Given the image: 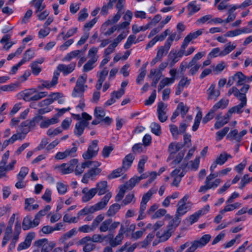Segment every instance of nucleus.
Listing matches in <instances>:
<instances>
[{
  "label": "nucleus",
  "instance_id": "31",
  "mask_svg": "<svg viewBox=\"0 0 252 252\" xmlns=\"http://www.w3.org/2000/svg\"><path fill=\"white\" fill-rule=\"evenodd\" d=\"M12 233V226L7 225L4 232L2 241L1 243L2 247H4L7 244L11 237Z\"/></svg>",
  "mask_w": 252,
  "mask_h": 252
},
{
  "label": "nucleus",
  "instance_id": "15",
  "mask_svg": "<svg viewBox=\"0 0 252 252\" xmlns=\"http://www.w3.org/2000/svg\"><path fill=\"white\" fill-rule=\"evenodd\" d=\"M173 41V34H171L165 42L164 45L163 46H161L158 51L157 55L158 56V57H160V58L161 59L163 55L164 54L166 55L167 53L172 44Z\"/></svg>",
  "mask_w": 252,
  "mask_h": 252
},
{
  "label": "nucleus",
  "instance_id": "21",
  "mask_svg": "<svg viewBox=\"0 0 252 252\" xmlns=\"http://www.w3.org/2000/svg\"><path fill=\"white\" fill-rule=\"evenodd\" d=\"M149 174L147 173H142L140 176H134L131 178L126 183L127 188H133L136 184L138 183L141 180L146 179L149 176Z\"/></svg>",
  "mask_w": 252,
  "mask_h": 252
},
{
  "label": "nucleus",
  "instance_id": "56",
  "mask_svg": "<svg viewBox=\"0 0 252 252\" xmlns=\"http://www.w3.org/2000/svg\"><path fill=\"white\" fill-rule=\"evenodd\" d=\"M56 243L54 241L46 242L41 248V252H49L56 246Z\"/></svg>",
  "mask_w": 252,
  "mask_h": 252
},
{
  "label": "nucleus",
  "instance_id": "6",
  "mask_svg": "<svg viewBox=\"0 0 252 252\" xmlns=\"http://www.w3.org/2000/svg\"><path fill=\"white\" fill-rule=\"evenodd\" d=\"M78 159L74 158L71 159L68 163H63L56 165L55 169L58 170L62 174H67L74 171L75 166L78 163Z\"/></svg>",
  "mask_w": 252,
  "mask_h": 252
},
{
  "label": "nucleus",
  "instance_id": "18",
  "mask_svg": "<svg viewBox=\"0 0 252 252\" xmlns=\"http://www.w3.org/2000/svg\"><path fill=\"white\" fill-rule=\"evenodd\" d=\"M83 195L82 200L83 202H87L92 199L97 193L95 188H92L90 189L88 188H85L82 189Z\"/></svg>",
  "mask_w": 252,
  "mask_h": 252
},
{
  "label": "nucleus",
  "instance_id": "39",
  "mask_svg": "<svg viewBox=\"0 0 252 252\" xmlns=\"http://www.w3.org/2000/svg\"><path fill=\"white\" fill-rule=\"evenodd\" d=\"M236 47V45L231 44V42H229L224 46L223 50L220 53V56L222 57L228 55L235 49Z\"/></svg>",
  "mask_w": 252,
  "mask_h": 252
},
{
  "label": "nucleus",
  "instance_id": "27",
  "mask_svg": "<svg viewBox=\"0 0 252 252\" xmlns=\"http://www.w3.org/2000/svg\"><path fill=\"white\" fill-rule=\"evenodd\" d=\"M190 79H188L187 77H183L179 82L176 91V94L179 95L183 91L184 88L189 85L190 83Z\"/></svg>",
  "mask_w": 252,
  "mask_h": 252
},
{
  "label": "nucleus",
  "instance_id": "8",
  "mask_svg": "<svg viewBox=\"0 0 252 252\" xmlns=\"http://www.w3.org/2000/svg\"><path fill=\"white\" fill-rule=\"evenodd\" d=\"M119 221H113L112 219H106L103 221L99 227L100 232H105L107 231L113 232L120 225Z\"/></svg>",
  "mask_w": 252,
  "mask_h": 252
},
{
  "label": "nucleus",
  "instance_id": "43",
  "mask_svg": "<svg viewBox=\"0 0 252 252\" xmlns=\"http://www.w3.org/2000/svg\"><path fill=\"white\" fill-rule=\"evenodd\" d=\"M81 53V51L80 50H76L71 51L67 53L65 57L63 59V61L69 62L72 59L76 58Z\"/></svg>",
  "mask_w": 252,
  "mask_h": 252
},
{
  "label": "nucleus",
  "instance_id": "17",
  "mask_svg": "<svg viewBox=\"0 0 252 252\" xmlns=\"http://www.w3.org/2000/svg\"><path fill=\"white\" fill-rule=\"evenodd\" d=\"M210 234H205L199 239L192 241V244L196 249L201 248L206 246L211 240Z\"/></svg>",
  "mask_w": 252,
  "mask_h": 252
},
{
  "label": "nucleus",
  "instance_id": "63",
  "mask_svg": "<svg viewBox=\"0 0 252 252\" xmlns=\"http://www.w3.org/2000/svg\"><path fill=\"white\" fill-rule=\"evenodd\" d=\"M44 0H37L34 4V7L36 8L35 14H37L42 11L46 7V5L43 3Z\"/></svg>",
  "mask_w": 252,
  "mask_h": 252
},
{
  "label": "nucleus",
  "instance_id": "33",
  "mask_svg": "<svg viewBox=\"0 0 252 252\" xmlns=\"http://www.w3.org/2000/svg\"><path fill=\"white\" fill-rule=\"evenodd\" d=\"M232 77L235 82H236V85L237 86L242 85L246 81V76L241 72H237Z\"/></svg>",
  "mask_w": 252,
  "mask_h": 252
},
{
  "label": "nucleus",
  "instance_id": "44",
  "mask_svg": "<svg viewBox=\"0 0 252 252\" xmlns=\"http://www.w3.org/2000/svg\"><path fill=\"white\" fill-rule=\"evenodd\" d=\"M202 30H198L195 32L189 33L184 39L186 42L189 44L192 39L197 38L202 33Z\"/></svg>",
  "mask_w": 252,
  "mask_h": 252
},
{
  "label": "nucleus",
  "instance_id": "2",
  "mask_svg": "<svg viewBox=\"0 0 252 252\" xmlns=\"http://www.w3.org/2000/svg\"><path fill=\"white\" fill-rule=\"evenodd\" d=\"M127 232L128 230L125 229V225L122 224L118 231V233L115 238H114L113 234H108V239L109 240V243L111 247L115 248L117 246L121 245L124 238V234Z\"/></svg>",
  "mask_w": 252,
  "mask_h": 252
},
{
  "label": "nucleus",
  "instance_id": "64",
  "mask_svg": "<svg viewBox=\"0 0 252 252\" xmlns=\"http://www.w3.org/2000/svg\"><path fill=\"white\" fill-rule=\"evenodd\" d=\"M92 224L91 225H84L78 228V231L83 233H89L94 231L95 229Z\"/></svg>",
  "mask_w": 252,
  "mask_h": 252
},
{
  "label": "nucleus",
  "instance_id": "37",
  "mask_svg": "<svg viewBox=\"0 0 252 252\" xmlns=\"http://www.w3.org/2000/svg\"><path fill=\"white\" fill-rule=\"evenodd\" d=\"M21 232V223L19 221H17L14 227V233L13 237L11 240L12 242L17 243L19 239V235Z\"/></svg>",
  "mask_w": 252,
  "mask_h": 252
},
{
  "label": "nucleus",
  "instance_id": "57",
  "mask_svg": "<svg viewBox=\"0 0 252 252\" xmlns=\"http://www.w3.org/2000/svg\"><path fill=\"white\" fill-rule=\"evenodd\" d=\"M94 213L92 206L89 207H85L78 212L77 217H78V220H79V218L81 216H85L89 214H93Z\"/></svg>",
  "mask_w": 252,
  "mask_h": 252
},
{
  "label": "nucleus",
  "instance_id": "13",
  "mask_svg": "<svg viewBox=\"0 0 252 252\" xmlns=\"http://www.w3.org/2000/svg\"><path fill=\"white\" fill-rule=\"evenodd\" d=\"M76 64L75 62H72L67 65L59 64L57 67V69L58 72H62L64 76H66L74 70Z\"/></svg>",
  "mask_w": 252,
  "mask_h": 252
},
{
  "label": "nucleus",
  "instance_id": "19",
  "mask_svg": "<svg viewBox=\"0 0 252 252\" xmlns=\"http://www.w3.org/2000/svg\"><path fill=\"white\" fill-rule=\"evenodd\" d=\"M173 226V220H171L170 221L169 224L168 225V229L166 231L164 232L163 234L160 235V232H158L156 234V235L159 238V242H164L166 241L169 239V238L171 236L172 234V230Z\"/></svg>",
  "mask_w": 252,
  "mask_h": 252
},
{
  "label": "nucleus",
  "instance_id": "62",
  "mask_svg": "<svg viewBox=\"0 0 252 252\" xmlns=\"http://www.w3.org/2000/svg\"><path fill=\"white\" fill-rule=\"evenodd\" d=\"M75 167H76L74 172L76 175L81 174L86 168H88L86 161L82 162L81 165H77L76 164Z\"/></svg>",
  "mask_w": 252,
  "mask_h": 252
},
{
  "label": "nucleus",
  "instance_id": "1",
  "mask_svg": "<svg viewBox=\"0 0 252 252\" xmlns=\"http://www.w3.org/2000/svg\"><path fill=\"white\" fill-rule=\"evenodd\" d=\"M196 150V147L194 146L190 149L187 156L184 158V163L182 164V167L180 169H174V186L178 187L179 184L181 181L182 178L184 176V172L183 170L181 171V169L184 168L187 165V161L192 157L194 151Z\"/></svg>",
  "mask_w": 252,
  "mask_h": 252
},
{
  "label": "nucleus",
  "instance_id": "36",
  "mask_svg": "<svg viewBox=\"0 0 252 252\" xmlns=\"http://www.w3.org/2000/svg\"><path fill=\"white\" fill-rule=\"evenodd\" d=\"M215 85L212 84L210 88L207 90L209 96L208 97V99H216L218 96L220 94V92L219 90H216L215 89Z\"/></svg>",
  "mask_w": 252,
  "mask_h": 252
},
{
  "label": "nucleus",
  "instance_id": "12",
  "mask_svg": "<svg viewBox=\"0 0 252 252\" xmlns=\"http://www.w3.org/2000/svg\"><path fill=\"white\" fill-rule=\"evenodd\" d=\"M72 145L75 146V143H73ZM77 150V148L74 146L71 149H66L63 152H58L55 156L56 159L60 160L63 159L68 157H74L76 155V153Z\"/></svg>",
  "mask_w": 252,
  "mask_h": 252
},
{
  "label": "nucleus",
  "instance_id": "10",
  "mask_svg": "<svg viewBox=\"0 0 252 252\" xmlns=\"http://www.w3.org/2000/svg\"><path fill=\"white\" fill-rule=\"evenodd\" d=\"M158 190L157 188H152L144 194L142 198L140 203V212H144L146 209L147 203L151 199L153 194L156 193Z\"/></svg>",
  "mask_w": 252,
  "mask_h": 252
},
{
  "label": "nucleus",
  "instance_id": "46",
  "mask_svg": "<svg viewBox=\"0 0 252 252\" xmlns=\"http://www.w3.org/2000/svg\"><path fill=\"white\" fill-rule=\"evenodd\" d=\"M34 52L32 49H29L24 53L23 59L20 61L23 64H24L26 62L29 61L31 59L33 58Z\"/></svg>",
  "mask_w": 252,
  "mask_h": 252
},
{
  "label": "nucleus",
  "instance_id": "20",
  "mask_svg": "<svg viewBox=\"0 0 252 252\" xmlns=\"http://www.w3.org/2000/svg\"><path fill=\"white\" fill-rule=\"evenodd\" d=\"M167 106L163 102L158 103L157 107V112L158 114V119L160 122L163 123L167 119V116L166 115L165 110Z\"/></svg>",
  "mask_w": 252,
  "mask_h": 252
},
{
  "label": "nucleus",
  "instance_id": "7",
  "mask_svg": "<svg viewBox=\"0 0 252 252\" xmlns=\"http://www.w3.org/2000/svg\"><path fill=\"white\" fill-rule=\"evenodd\" d=\"M98 142L97 140H94L89 145L87 151L82 156L85 159H92L96 156L99 151Z\"/></svg>",
  "mask_w": 252,
  "mask_h": 252
},
{
  "label": "nucleus",
  "instance_id": "51",
  "mask_svg": "<svg viewBox=\"0 0 252 252\" xmlns=\"http://www.w3.org/2000/svg\"><path fill=\"white\" fill-rule=\"evenodd\" d=\"M102 170L99 168H91L87 172L90 178L93 180L95 177L98 175L101 172Z\"/></svg>",
  "mask_w": 252,
  "mask_h": 252
},
{
  "label": "nucleus",
  "instance_id": "26",
  "mask_svg": "<svg viewBox=\"0 0 252 252\" xmlns=\"http://www.w3.org/2000/svg\"><path fill=\"white\" fill-rule=\"evenodd\" d=\"M189 107L185 105L183 102H180L178 105L175 111H174V118L181 114L183 118H184L189 111Z\"/></svg>",
  "mask_w": 252,
  "mask_h": 252
},
{
  "label": "nucleus",
  "instance_id": "32",
  "mask_svg": "<svg viewBox=\"0 0 252 252\" xmlns=\"http://www.w3.org/2000/svg\"><path fill=\"white\" fill-rule=\"evenodd\" d=\"M187 8L189 10V14L191 15L200 10V5L197 4L195 0L192 1L188 3Z\"/></svg>",
  "mask_w": 252,
  "mask_h": 252
},
{
  "label": "nucleus",
  "instance_id": "40",
  "mask_svg": "<svg viewBox=\"0 0 252 252\" xmlns=\"http://www.w3.org/2000/svg\"><path fill=\"white\" fill-rule=\"evenodd\" d=\"M76 233L77 231L76 229L73 228L69 230V231L65 233V234H64L60 238L59 241L61 243L63 244L67 239L70 238L73 236L76 235Z\"/></svg>",
  "mask_w": 252,
  "mask_h": 252
},
{
  "label": "nucleus",
  "instance_id": "5",
  "mask_svg": "<svg viewBox=\"0 0 252 252\" xmlns=\"http://www.w3.org/2000/svg\"><path fill=\"white\" fill-rule=\"evenodd\" d=\"M228 104V100L221 99L211 109L209 112L203 118L202 123L206 124L208 121H210L214 118V114L219 108H224Z\"/></svg>",
  "mask_w": 252,
  "mask_h": 252
},
{
  "label": "nucleus",
  "instance_id": "29",
  "mask_svg": "<svg viewBox=\"0 0 252 252\" xmlns=\"http://www.w3.org/2000/svg\"><path fill=\"white\" fill-rule=\"evenodd\" d=\"M98 60V57H93L91 58L83 66V71L84 72H88L92 70L95 66L94 63Z\"/></svg>",
  "mask_w": 252,
  "mask_h": 252
},
{
  "label": "nucleus",
  "instance_id": "30",
  "mask_svg": "<svg viewBox=\"0 0 252 252\" xmlns=\"http://www.w3.org/2000/svg\"><path fill=\"white\" fill-rule=\"evenodd\" d=\"M59 120L56 117H53L51 119L44 118L43 120L40 124V127L42 128L48 127L50 125L58 123Z\"/></svg>",
  "mask_w": 252,
  "mask_h": 252
},
{
  "label": "nucleus",
  "instance_id": "42",
  "mask_svg": "<svg viewBox=\"0 0 252 252\" xmlns=\"http://www.w3.org/2000/svg\"><path fill=\"white\" fill-rule=\"evenodd\" d=\"M216 119L217 121L215 124L214 127L217 129L220 128L228 123L227 120H225L224 118L221 116V114H219Z\"/></svg>",
  "mask_w": 252,
  "mask_h": 252
},
{
  "label": "nucleus",
  "instance_id": "45",
  "mask_svg": "<svg viewBox=\"0 0 252 252\" xmlns=\"http://www.w3.org/2000/svg\"><path fill=\"white\" fill-rule=\"evenodd\" d=\"M188 126V125L185 123H181L179 127L174 126V134L178 135L186 133V131Z\"/></svg>",
  "mask_w": 252,
  "mask_h": 252
},
{
  "label": "nucleus",
  "instance_id": "60",
  "mask_svg": "<svg viewBox=\"0 0 252 252\" xmlns=\"http://www.w3.org/2000/svg\"><path fill=\"white\" fill-rule=\"evenodd\" d=\"M155 232H152V233H149L146 238L141 242V247L142 248H146V247L150 243L153 239L155 237Z\"/></svg>",
  "mask_w": 252,
  "mask_h": 252
},
{
  "label": "nucleus",
  "instance_id": "50",
  "mask_svg": "<svg viewBox=\"0 0 252 252\" xmlns=\"http://www.w3.org/2000/svg\"><path fill=\"white\" fill-rule=\"evenodd\" d=\"M241 203L239 202H236L233 204L227 205L225 206L223 209L220 210V213L221 214H223L224 213L228 211H231L235 209L238 208L241 206Z\"/></svg>",
  "mask_w": 252,
  "mask_h": 252
},
{
  "label": "nucleus",
  "instance_id": "9",
  "mask_svg": "<svg viewBox=\"0 0 252 252\" xmlns=\"http://www.w3.org/2000/svg\"><path fill=\"white\" fill-rule=\"evenodd\" d=\"M112 194L111 192H109L106 194L98 203L94 205L91 206L94 212L97 211L102 210L105 208L107 206L109 200L112 197Z\"/></svg>",
  "mask_w": 252,
  "mask_h": 252
},
{
  "label": "nucleus",
  "instance_id": "14",
  "mask_svg": "<svg viewBox=\"0 0 252 252\" xmlns=\"http://www.w3.org/2000/svg\"><path fill=\"white\" fill-rule=\"evenodd\" d=\"M39 225V222L34 218L33 220L30 216L25 217L22 222V228L24 230H27L32 228L35 227Z\"/></svg>",
  "mask_w": 252,
  "mask_h": 252
},
{
  "label": "nucleus",
  "instance_id": "4",
  "mask_svg": "<svg viewBox=\"0 0 252 252\" xmlns=\"http://www.w3.org/2000/svg\"><path fill=\"white\" fill-rule=\"evenodd\" d=\"M87 78V75L86 74H83L79 77L72 94L73 97L80 96L82 97L83 96V93L85 91V89L87 88V86L85 85Z\"/></svg>",
  "mask_w": 252,
  "mask_h": 252
},
{
  "label": "nucleus",
  "instance_id": "48",
  "mask_svg": "<svg viewBox=\"0 0 252 252\" xmlns=\"http://www.w3.org/2000/svg\"><path fill=\"white\" fill-rule=\"evenodd\" d=\"M50 209L51 206L49 205H47L44 207L43 209L39 211L35 215L34 218L36 220H37V222H39V223H40L41 218L43 216H44L47 214V212L49 211Z\"/></svg>",
  "mask_w": 252,
  "mask_h": 252
},
{
  "label": "nucleus",
  "instance_id": "53",
  "mask_svg": "<svg viewBox=\"0 0 252 252\" xmlns=\"http://www.w3.org/2000/svg\"><path fill=\"white\" fill-rule=\"evenodd\" d=\"M47 95L48 93L47 92H37L36 93L32 95L31 97H30V101L39 100L42 99V98L45 97Z\"/></svg>",
  "mask_w": 252,
  "mask_h": 252
},
{
  "label": "nucleus",
  "instance_id": "23",
  "mask_svg": "<svg viewBox=\"0 0 252 252\" xmlns=\"http://www.w3.org/2000/svg\"><path fill=\"white\" fill-rule=\"evenodd\" d=\"M240 101H241V103L232 108H231L232 112L234 113L240 114L243 112V108L246 106L247 103V99L246 97V94L243 95V96L238 98Z\"/></svg>",
  "mask_w": 252,
  "mask_h": 252
},
{
  "label": "nucleus",
  "instance_id": "47",
  "mask_svg": "<svg viewBox=\"0 0 252 252\" xmlns=\"http://www.w3.org/2000/svg\"><path fill=\"white\" fill-rule=\"evenodd\" d=\"M148 160V157L146 156H142V158L139 160L137 165V171L139 173L142 174L145 168V164Z\"/></svg>",
  "mask_w": 252,
  "mask_h": 252
},
{
  "label": "nucleus",
  "instance_id": "35",
  "mask_svg": "<svg viewBox=\"0 0 252 252\" xmlns=\"http://www.w3.org/2000/svg\"><path fill=\"white\" fill-rule=\"evenodd\" d=\"M170 74L172 77L171 78H165L163 79L159 83L158 86V92L160 91L165 86L168 85L172 83V79L173 77V69L170 70Z\"/></svg>",
  "mask_w": 252,
  "mask_h": 252
},
{
  "label": "nucleus",
  "instance_id": "24",
  "mask_svg": "<svg viewBox=\"0 0 252 252\" xmlns=\"http://www.w3.org/2000/svg\"><path fill=\"white\" fill-rule=\"evenodd\" d=\"M95 188L96 191V193L98 192V195L99 196L111 192L108 189V184L106 181L98 182L96 184V188Z\"/></svg>",
  "mask_w": 252,
  "mask_h": 252
},
{
  "label": "nucleus",
  "instance_id": "55",
  "mask_svg": "<svg viewBox=\"0 0 252 252\" xmlns=\"http://www.w3.org/2000/svg\"><path fill=\"white\" fill-rule=\"evenodd\" d=\"M205 55L204 52H198L194 55L191 61L189 63L188 65V68L192 66L196 63L197 61L200 60L202 57L204 56Z\"/></svg>",
  "mask_w": 252,
  "mask_h": 252
},
{
  "label": "nucleus",
  "instance_id": "59",
  "mask_svg": "<svg viewBox=\"0 0 252 252\" xmlns=\"http://www.w3.org/2000/svg\"><path fill=\"white\" fill-rule=\"evenodd\" d=\"M68 185L66 184H64L61 182H58L57 183V189L58 191V193L60 194L63 195L64 194L67 190Z\"/></svg>",
  "mask_w": 252,
  "mask_h": 252
},
{
  "label": "nucleus",
  "instance_id": "49",
  "mask_svg": "<svg viewBox=\"0 0 252 252\" xmlns=\"http://www.w3.org/2000/svg\"><path fill=\"white\" fill-rule=\"evenodd\" d=\"M104 110L100 107H96L94 110V116L95 118L102 120L105 116Z\"/></svg>",
  "mask_w": 252,
  "mask_h": 252
},
{
  "label": "nucleus",
  "instance_id": "34",
  "mask_svg": "<svg viewBox=\"0 0 252 252\" xmlns=\"http://www.w3.org/2000/svg\"><path fill=\"white\" fill-rule=\"evenodd\" d=\"M188 43L186 42L185 40L183 41L180 50L176 53H174V63L178 62L180 58L182 57L184 55L185 56V50L188 45Z\"/></svg>",
  "mask_w": 252,
  "mask_h": 252
},
{
  "label": "nucleus",
  "instance_id": "41",
  "mask_svg": "<svg viewBox=\"0 0 252 252\" xmlns=\"http://www.w3.org/2000/svg\"><path fill=\"white\" fill-rule=\"evenodd\" d=\"M126 171V170L122 167L118 168L117 169L113 170L112 172L108 176L107 178L108 179H112L119 177L121 175L123 174Z\"/></svg>",
  "mask_w": 252,
  "mask_h": 252
},
{
  "label": "nucleus",
  "instance_id": "54",
  "mask_svg": "<svg viewBox=\"0 0 252 252\" xmlns=\"http://www.w3.org/2000/svg\"><path fill=\"white\" fill-rule=\"evenodd\" d=\"M91 241L94 243H102L105 239H108V235L102 236L99 234H94L91 237Z\"/></svg>",
  "mask_w": 252,
  "mask_h": 252
},
{
  "label": "nucleus",
  "instance_id": "38",
  "mask_svg": "<svg viewBox=\"0 0 252 252\" xmlns=\"http://www.w3.org/2000/svg\"><path fill=\"white\" fill-rule=\"evenodd\" d=\"M121 206L118 203L111 205L106 212V215L108 217L114 216L120 209Z\"/></svg>",
  "mask_w": 252,
  "mask_h": 252
},
{
  "label": "nucleus",
  "instance_id": "58",
  "mask_svg": "<svg viewBox=\"0 0 252 252\" xmlns=\"http://www.w3.org/2000/svg\"><path fill=\"white\" fill-rule=\"evenodd\" d=\"M151 131L153 133L159 136L161 133V127L160 125L157 123H152L150 125Z\"/></svg>",
  "mask_w": 252,
  "mask_h": 252
},
{
  "label": "nucleus",
  "instance_id": "3",
  "mask_svg": "<svg viewBox=\"0 0 252 252\" xmlns=\"http://www.w3.org/2000/svg\"><path fill=\"white\" fill-rule=\"evenodd\" d=\"M189 196L186 195L178 203V208L176 213V216L174 218V227L179 225L181 222V217L185 215L188 211L187 207L186 206V202Z\"/></svg>",
  "mask_w": 252,
  "mask_h": 252
},
{
  "label": "nucleus",
  "instance_id": "16",
  "mask_svg": "<svg viewBox=\"0 0 252 252\" xmlns=\"http://www.w3.org/2000/svg\"><path fill=\"white\" fill-rule=\"evenodd\" d=\"M247 133L246 129H244L238 132L237 129H233L230 131L227 136V137L231 140H235L238 142H240L242 137Z\"/></svg>",
  "mask_w": 252,
  "mask_h": 252
},
{
  "label": "nucleus",
  "instance_id": "22",
  "mask_svg": "<svg viewBox=\"0 0 252 252\" xmlns=\"http://www.w3.org/2000/svg\"><path fill=\"white\" fill-rule=\"evenodd\" d=\"M89 123L85 120H81L75 125L74 129V133L77 137H80L84 132L86 127L88 126Z\"/></svg>",
  "mask_w": 252,
  "mask_h": 252
},
{
  "label": "nucleus",
  "instance_id": "28",
  "mask_svg": "<svg viewBox=\"0 0 252 252\" xmlns=\"http://www.w3.org/2000/svg\"><path fill=\"white\" fill-rule=\"evenodd\" d=\"M134 159V157L131 154L127 155L123 160L122 167L126 171L131 166Z\"/></svg>",
  "mask_w": 252,
  "mask_h": 252
},
{
  "label": "nucleus",
  "instance_id": "61",
  "mask_svg": "<svg viewBox=\"0 0 252 252\" xmlns=\"http://www.w3.org/2000/svg\"><path fill=\"white\" fill-rule=\"evenodd\" d=\"M150 27L148 23L145 26L138 27L137 25H133L132 26V31L134 34L139 32L140 31H145L148 29Z\"/></svg>",
  "mask_w": 252,
  "mask_h": 252
},
{
  "label": "nucleus",
  "instance_id": "25",
  "mask_svg": "<svg viewBox=\"0 0 252 252\" xmlns=\"http://www.w3.org/2000/svg\"><path fill=\"white\" fill-rule=\"evenodd\" d=\"M37 92V90L34 88L25 90L19 93L21 98H23L26 101H30V97L34 94Z\"/></svg>",
  "mask_w": 252,
  "mask_h": 252
},
{
  "label": "nucleus",
  "instance_id": "11",
  "mask_svg": "<svg viewBox=\"0 0 252 252\" xmlns=\"http://www.w3.org/2000/svg\"><path fill=\"white\" fill-rule=\"evenodd\" d=\"M35 236V234L34 232H32L28 233L24 241L19 244L17 247V251L19 252L29 248L31 246L32 242L34 239Z\"/></svg>",
  "mask_w": 252,
  "mask_h": 252
},
{
  "label": "nucleus",
  "instance_id": "52",
  "mask_svg": "<svg viewBox=\"0 0 252 252\" xmlns=\"http://www.w3.org/2000/svg\"><path fill=\"white\" fill-rule=\"evenodd\" d=\"M232 94H233L237 98H239L243 95H246L244 93H241L236 87H233L232 88L228 90L227 92L228 96H230Z\"/></svg>",
  "mask_w": 252,
  "mask_h": 252
}]
</instances>
